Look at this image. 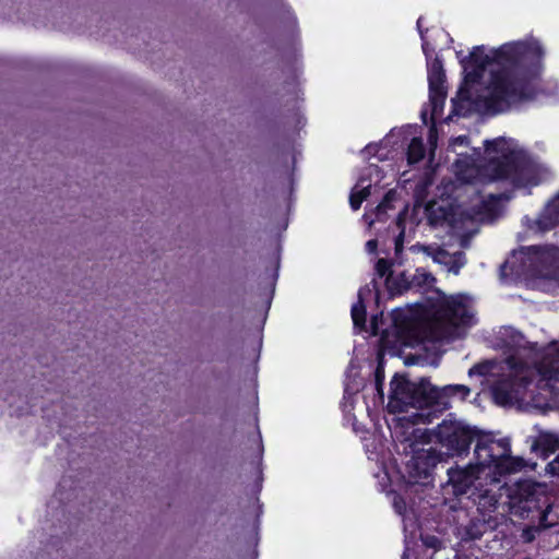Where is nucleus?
I'll use <instances>...</instances> for the list:
<instances>
[{
    "instance_id": "nucleus-25",
    "label": "nucleus",
    "mask_w": 559,
    "mask_h": 559,
    "mask_svg": "<svg viewBox=\"0 0 559 559\" xmlns=\"http://www.w3.org/2000/svg\"><path fill=\"white\" fill-rule=\"evenodd\" d=\"M275 284L276 282H266V285L263 287L264 294L262 298V305L266 310H269L271 307Z\"/></svg>"
},
{
    "instance_id": "nucleus-11",
    "label": "nucleus",
    "mask_w": 559,
    "mask_h": 559,
    "mask_svg": "<svg viewBox=\"0 0 559 559\" xmlns=\"http://www.w3.org/2000/svg\"><path fill=\"white\" fill-rule=\"evenodd\" d=\"M511 195L503 192L490 193L486 198H478L467 212V215L476 222H491L496 219L503 210V202L509 201Z\"/></svg>"
},
{
    "instance_id": "nucleus-18",
    "label": "nucleus",
    "mask_w": 559,
    "mask_h": 559,
    "mask_svg": "<svg viewBox=\"0 0 559 559\" xmlns=\"http://www.w3.org/2000/svg\"><path fill=\"white\" fill-rule=\"evenodd\" d=\"M527 467V462L521 456H513L511 452L504 453L496 464L495 475L507 476L519 473Z\"/></svg>"
},
{
    "instance_id": "nucleus-17",
    "label": "nucleus",
    "mask_w": 559,
    "mask_h": 559,
    "mask_svg": "<svg viewBox=\"0 0 559 559\" xmlns=\"http://www.w3.org/2000/svg\"><path fill=\"white\" fill-rule=\"evenodd\" d=\"M491 394L495 403L499 406H511L516 400V390L510 379L497 381L491 386Z\"/></svg>"
},
{
    "instance_id": "nucleus-6",
    "label": "nucleus",
    "mask_w": 559,
    "mask_h": 559,
    "mask_svg": "<svg viewBox=\"0 0 559 559\" xmlns=\"http://www.w3.org/2000/svg\"><path fill=\"white\" fill-rule=\"evenodd\" d=\"M436 395V386L428 379L413 382L406 374L395 373L390 382L388 409L395 414L407 412L409 407H431L435 406Z\"/></svg>"
},
{
    "instance_id": "nucleus-34",
    "label": "nucleus",
    "mask_w": 559,
    "mask_h": 559,
    "mask_svg": "<svg viewBox=\"0 0 559 559\" xmlns=\"http://www.w3.org/2000/svg\"><path fill=\"white\" fill-rule=\"evenodd\" d=\"M377 247H378V242H377V240H374V239H371V240L367 241V243H366V250H367L369 253H373V252H376Z\"/></svg>"
},
{
    "instance_id": "nucleus-24",
    "label": "nucleus",
    "mask_w": 559,
    "mask_h": 559,
    "mask_svg": "<svg viewBox=\"0 0 559 559\" xmlns=\"http://www.w3.org/2000/svg\"><path fill=\"white\" fill-rule=\"evenodd\" d=\"M374 385L377 393L383 399L384 367L381 362L378 364L374 370Z\"/></svg>"
},
{
    "instance_id": "nucleus-8",
    "label": "nucleus",
    "mask_w": 559,
    "mask_h": 559,
    "mask_svg": "<svg viewBox=\"0 0 559 559\" xmlns=\"http://www.w3.org/2000/svg\"><path fill=\"white\" fill-rule=\"evenodd\" d=\"M443 459V453L433 447L413 449V455L405 465V480L409 485H428L433 479V471Z\"/></svg>"
},
{
    "instance_id": "nucleus-30",
    "label": "nucleus",
    "mask_w": 559,
    "mask_h": 559,
    "mask_svg": "<svg viewBox=\"0 0 559 559\" xmlns=\"http://www.w3.org/2000/svg\"><path fill=\"white\" fill-rule=\"evenodd\" d=\"M424 544L429 548L437 549L440 546V540L436 536L428 535L423 539Z\"/></svg>"
},
{
    "instance_id": "nucleus-28",
    "label": "nucleus",
    "mask_w": 559,
    "mask_h": 559,
    "mask_svg": "<svg viewBox=\"0 0 559 559\" xmlns=\"http://www.w3.org/2000/svg\"><path fill=\"white\" fill-rule=\"evenodd\" d=\"M546 472L552 476H559V454L547 464Z\"/></svg>"
},
{
    "instance_id": "nucleus-1",
    "label": "nucleus",
    "mask_w": 559,
    "mask_h": 559,
    "mask_svg": "<svg viewBox=\"0 0 559 559\" xmlns=\"http://www.w3.org/2000/svg\"><path fill=\"white\" fill-rule=\"evenodd\" d=\"M543 57V47L534 38L507 43L489 52L484 47H475L468 63L476 69L467 76H479L490 66V78L478 97L486 109L500 112L513 103L535 96Z\"/></svg>"
},
{
    "instance_id": "nucleus-2",
    "label": "nucleus",
    "mask_w": 559,
    "mask_h": 559,
    "mask_svg": "<svg viewBox=\"0 0 559 559\" xmlns=\"http://www.w3.org/2000/svg\"><path fill=\"white\" fill-rule=\"evenodd\" d=\"M457 156L454 173L459 180L466 183L503 182L515 189L530 190L549 176L547 167L533 160L511 139L486 141L485 157L480 164L463 152H459Z\"/></svg>"
},
{
    "instance_id": "nucleus-38",
    "label": "nucleus",
    "mask_w": 559,
    "mask_h": 559,
    "mask_svg": "<svg viewBox=\"0 0 559 559\" xmlns=\"http://www.w3.org/2000/svg\"><path fill=\"white\" fill-rule=\"evenodd\" d=\"M424 280H425V281H428V280H435V277H433V276H431V275H426Z\"/></svg>"
},
{
    "instance_id": "nucleus-16",
    "label": "nucleus",
    "mask_w": 559,
    "mask_h": 559,
    "mask_svg": "<svg viewBox=\"0 0 559 559\" xmlns=\"http://www.w3.org/2000/svg\"><path fill=\"white\" fill-rule=\"evenodd\" d=\"M437 397L435 406H443L444 408L450 407V399L459 397L461 401H465L471 394V389L465 384H448L442 388H437Z\"/></svg>"
},
{
    "instance_id": "nucleus-7",
    "label": "nucleus",
    "mask_w": 559,
    "mask_h": 559,
    "mask_svg": "<svg viewBox=\"0 0 559 559\" xmlns=\"http://www.w3.org/2000/svg\"><path fill=\"white\" fill-rule=\"evenodd\" d=\"M476 427L464 426L456 421L443 420L436 429V438L451 456L467 455L471 444L478 435Z\"/></svg>"
},
{
    "instance_id": "nucleus-26",
    "label": "nucleus",
    "mask_w": 559,
    "mask_h": 559,
    "mask_svg": "<svg viewBox=\"0 0 559 559\" xmlns=\"http://www.w3.org/2000/svg\"><path fill=\"white\" fill-rule=\"evenodd\" d=\"M390 192L385 195L383 201L376 207V216L378 221H381V215L386 212L388 209H390Z\"/></svg>"
},
{
    "instance_id": "nucleus-20",
    "label": "nucleus",
    "mask_w": 559,
    "mask_h": 559,
    "mask_svg": "<svg viewBox=\"0 0 559 559\" xmlns=\"http://www.w3.org/2000/svg\"><path fill=\"white\" fill-rule=\"evenodd\" d=\"M488 522L485 519L473 518L464 527L463 540L480 539L488 530Z\"/></svg>"
},
{
    "instance_id": "nucleus-32",
    "label": "nucleus",
    "mask_w": 559,
    "mask_h": 559,
    "mask_svg": "<svg viewBox=\"0 0 559 559\" xmlns=\"http://www.w3.org/2000/svg\"><path fill=\"white\" fill-rule=\"evenodd\" d=\"M381 318H382V312L380 313V316L374 314L371 318V330H372V334H374V335L378 334V330H379L378 320Z\"/></svg>"
},
{
    "instance_id": "nucleus-9",
    "label": "nucleus",
    "mask_w": 559,
    "mask_h": 559,
    "mask_svg": "<svg viewBox=\"0 0 559 559\" xmlns=\"http://www.w3.org/2000/svg\"><path fill=\"white\" fill-rule=\"evenodd\" d=\"M507 452H511V443L508 438L496 439L491 432L479 430L475 439V462L472 464L477 466L481 473L486 468L493 473L496 464Z\"/></svg>"
},
{
    "instance_id": "nucleus-15",
    "label": "nucleus",
    "mask_w": 559,
    "mask_h": 559,
    "mask_svg": "<svg viewBox=\"0 0 559 559\" xmlns=\"http://www.w3.org/2000/svg\"><path fill=\"white\" fill-rule=\"evenodd\" d=\"M417 248L431 257L436 263L444 265L452 275H459L460 269L466 261L465 254L460 251L451 254L437 246H417Z\"/></svg>"
},
{
    "instance_id": "nucleus-4",
    "label": "nucleus",
    "mask_w": 559,
    "mask_h": 559,
    "mask_svg": "<svg viewBox=\"0 0 559 559\" xmlns=\"http://www.w3.org/2000/svg\"><path fill=\"white\" fill-rule=\"evenodd\" d=\"M510 498L511 508L520 518L537 522L542 528H550L557 524V520L551 518L554 499L545 484L518 481Z\"/></svg>"
},
{
    "instance_id": "nucleus-13",
    "label": "nucleus",
    "mask_w": 559,
    "mask_h": 559,
    "mask_svg": "<svg viewBox=\"0 0 559 559\" xmlns=\"http://www.w3.org/2000/svg\"><path fill=\"white\" fill-rule=\"evenodd\" d=\"M444 78L442 63L436 59L428 69L429 98L432 116L440 115L443 108L447 96Z\"/></svg>"
},
{
    "instance_id": "nucleus-3",
    "label": "nucleus",
    "mask_w": 559,
    "mask_h": 559,
    "mask_svg": "<svg viewBox=\"0 0 559 559\" xmlns=\"http://www.w3.org/2000/svg\"><path fill=\"white\" fill-rule=\"evenodd\" d=\"M392 318L400 332L414 334L421 330V337L432 341L452 340L459 328L474 324V314L464 296H447L439 289L423 302H416L408 313L395 309Z\"/></svg>"
},
{
    "instance_id": "nucleus-23",
    "label": "nucleus",
    "mask_w": 559,
    "mask_h": 559,
    "mask_svg": "<svg viewBox=\"0 0 559 559\" xmlns=\"http://www.w3.org/2000/svg\"><path fill=\"white\" fill-rule=\"evenodd\" d=\"M404 221H405V212H402L399 214V216L396 218V225H397V228L400 229V233L394 241V249H395L396 254H400L403 251V243H404V238H405Z\"/></svg>"
},
{
    "instance_id": "nucleus-29",
    "label": "nucleus",
    "mask_w": 559,
    "mask_h": 559,
    "mask_svg": "<svg viewBox=\"0 0 559 559\" xmlns=\"http://www.w3.org/2000/svg\"><path fill=\"white\" fill-rule=\"evenodd\" d=\"M467 144L468 138L465 135H460L451 141L450 147L453 152H456V146H467Z\"/></svg>"
},
{
    "instance_id": "nucleus-14",
    "label": "nucleus",
    "mask_w": 559,
    "mask_h": 559,
    "mask_svg": "<svg viewBox=\"0 0 559 559\" xmlns=\"http://www.w3.org/2000/svg\"><path fill=\"white\" fill-rule=\"evenodd\" d=\"M379 282H369L358 290V300L352 307L350 313L355 328L366 329L367 304L373 300L379 306Z\"/></svg>"
},
{
    "instance_id": "nucleus-35",
    "label": "nucleus",
    "mask_w": 559,
    "mask_h": 559,
    "mask_svg": "<svg viewBox=\"0 0 559 559\" xmlns=\"http://www.w3.org/2000/svg\"><path fill=\"white\" fill-rule=\"evenodd\" d=\"M429 143L431 146H436L437 143V134L433 129L429 131Z\"/></svg>"
},
{
    "instance_id": "nucleus-21",
    "label": "nucleus",
    "mask_w": 559,
    "mask_h": 559,
    "mask_svg": "<svg viewBox=\"0 0 559 559\" xmlns=\"http://www.w3.org/2000/svg\"><path fill=\"white\" fill-rule=\"evenodd\" d=\"M425 145L420 138H414L407 150V160L409 164L420 162L425 157Z\"/></svg>"
},
{
    "instance_id": "nucleus-5",
    "label": "nucleus",
    "mask_w": 559,
    "mask_h": 559,
    "mask_svg": "<svg viewBox=\"0 0 559 559\" xmlns=\"http://www.w3.org/2000/svg\"><path fill=\"white\" fill-rule=\"evenodd\" d=\"M559 270V248L555 246H536L513 252L501 265L500 276L524 277V280H550L548 272Z\"/></svg>"
},
{
    "instance_id": "nucleus-33",
    "label": "nucleus",
    "mask_w": 559,
    "mask_h": 559,
    "mask_svg": "<svg viewBox=\"0 0 559 559\" xmlns=\"http://www.w3.org/2000/svg\"><path fill=\"white\" fill-rule=\"evenodd\" d=\"M478 373L480 376H485L487 373V367L484 366V365H475L471 370H469V374L472 373Z\"/></svg>"
},
{
    "instance_id": "nucleus-12",
    "label": "nucleus",
    "mask_w": 559,
    "mask_h": 559,
    "mask_svg": "<svg viewBox=\"0 0 559 559\" xmlns=\"http://www.w3.org/2000/svg\"><path fill=\"white\" fill-rule=\"evenodd\" d=\"M523 225L527 231L544 234L559 225V192L547 202L536 219L528 216L523 218Z\"/></svg>"
},
{
    "instance_id": "nucleus-36",
    "label": "nucleus",
    "mask_w": 559,
    "mask_h": 559,
    "mask_svg": "<svg viewBox=\"0 0 559 559\" xmlns=\"http://www.w3.org/2000/svg\"><path fill=\"white\" fill-rule=\"evenodd\" d=\"M523 283L525 284L526 288L534 289V288L538 287L542 282L532 281V282H523Z\"/></svg>"
},
{
    "instance_id": "nucleus-10",
    "label": "nucleus",
    "mask_w": 559,
    "mask_h": 559,
    "mask_svg": "<svg viewBox=\"0 0 559 559\" xmlns=\"http://www.w3.org/2000/svg\"><path fill=\"white\" fill-rule=\"evenodd\" d=\"M481 472L477 466L468 463L465 466L455 465L447 471L448 480L442 486L443 492L455 498L467 495L480 478Z\"/></svg>"
},
{
    "instance_id": "nucleus-22",
    "label": "nucleus",
    "mask_w": 559,
    "mask_h": 559,
    "mask_svg": "<svg viewBox=\"0 0 559 559\" xmlns=\"http://www.w3.org/2000/svg\"><path fill=\"white\" fill-rule=\"evenodd\" d=\"M358 187L359 186H357L354 189V191L352 192V194L349 197V204L354 211H357L360 207L362 201L366 200L370 195V188H371L370 185H368L366 187H361L359 190H358Z\"/></svg>"
},
{
    "instance_id": "nucleus-19",
    "label": "nucleus",
    "mask_w": 559,
    "mask_h": 559,
    "mask_svg": "<svg viewBox=\"0 0 559 559\" xmlns=\"http://www.w3.org/2000/svg\"><path fill=\"white\" fill-rule=\"evenodd\" d=\"M415 283H417V286L421 288L424 285L430 284L431 282H379L378 286L379 292L381 290V287L384 286L389 298L393 299L409 290Z\"/></svg>"
},
{
    "instance_id": "nucleus-37",
    "label": "nucleus",
    "mask_w": 559,
    "mask_h": 559,
    "mask_svg": "<svg viewBox=\"0 0 559 559\" xmlns=\"http://www.w3.org/2000/svg\"><path fill=\"white\" fill-rule=\"evenodd\" d=\"M417 27H418V29H419L420 36H421V37H424V35H423V31H421V28H420V27H421V17H419V19H418V21H417Z\"/></svg>"
},
{
    "instance_id": "nucleus-31",
    "label": "nucleus",
    "mask_w": 559,
    "mask_h": 559,
    "mask_svg": "<svg viewBox=\"0 0 559 559\" xmlns=\"http://www.w3.org/2000/svg\"><path fill=\"white\" fill-rule=\"evenodd\" d=\"M389 270V264L385 260H379L377 263V272L379 276L383 277Z\"/></svg>"
},
{
    "instance_id": "nucleus-27",
    "label": "nucleus",
    "mask_w": 559,
    "mask_h": 559,
    "mask_svg": "<svg viewBox=\"0 0 559 559\" xmlns=\"http://www.w3.org/2000/svg\"><path fill=\"white\" fill-rule=\"evenodd\" d=\"M393 507L399 514H404L406 511V502L401 495L394 496Z\"/></svg>"
}]
</instances>
